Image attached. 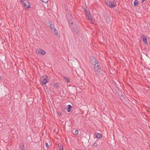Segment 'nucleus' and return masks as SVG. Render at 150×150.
<instances>
[{
	"mask_svg": "<svg viewBox=\"0 0 150 150\" xmlns=\"http://www.w3.org/2000/svg\"><path fill=\"white\" fill-rule=\"evenodd\" d=\"M42 2L45 3H47L48 2V0H41Z\"/></svg>",
	"mask_w": 150,
	"mask_h": 150,
	"instance_id": "obj_19",
	"label": "nucleus"
},
{
	"mask_svg": "<svg viewBox=\"0 0 150 150\" xmlns=\"http://www.w3.org/2000/svg\"><path fill=\"white\" fill-rule=\"evenodd\" d=\"M95 135L96 137L98 139H100L102 137V134L96 132L95 134Z\"/></svg>",
	"mask_w": 150,
	"mask_h": 150,
	"instance_id": "obj_10",
	"label": "nucleus"
},
{
	"mask_svg": "<svg viewBox=\"0 0 150 150\" xmlns=\"http://www.w3.org/2000/svg\"><path fill=\"white\" fill-rule=\"evenodd\" d=\"M88 17V19L90 21H91L93 20L91 18V17L90 16H87Z\"/></svg>",
	"mask_w": 150,
	"mask_h": 150,
	"instance_id": "obj_18",
	"label": "nucleus"
},
{
	"mask_svg": "<svg viewBox=\"0 0 150 150\" xmlns=\"http://www.w3.org/2000/svg\"><path fill=\"white\" fill-rule=\"evenodd\" d=\"M66 18H67L68 20L69 21L71 20L72 17L71 15H68L66 16Z\"/></svg>",
	"mask_w": 150,
	"mask_h": 150,
	"instance_id": "obj_14",
	"label": "nucleus"
},
{
	"mask_svg": "<svg viewBox=\"0 0 150 150\" xmlns=\"http://www.w3.org/2000/svg\"><path fill=\"white\" fill-rule=\"evenodd\" d=\"M48 78L47 76L46 75L42 76L41 78L40 84L43 86L48 81Z\"/></svg>",
	"mask_w": 150,
	"mask_h": 150,
	"instance_id": "obj_2",
	"label": "nucleus"
},
{
	"mask_svg": "<svg viewBox=\"0 0 150 150\" xmlns=\"http://www.w3.org/2000/svg\"><path fill=\"white\" fill-rule=\"evenodd\" d=\"M50 28H51V29L52 31H54V33L56 35H58V33L57 32V30L54 27V25L52 24H50Z\"/></svg>",
	"mask_w": 150,
	"mask_h": 150,
	"instance_id": "obj_5",
	"label": "nucleus"
},
{
	"mask_svg": "<svg viewBox=\"0 0 150 150\" xmlns=\"http://www.w3.org/2000/svg\"><path fill=\"white\" fill-rule=\"evenodd\" d=\"M105 3L110 8H113L116 6V5H115V4H114L113 1V4H112V1H110L108 0H106V1H105Z\"/></svg>",
	"mask_w": 150,
	"mask_h": 150,
	"instance_id": "obj_3",
	"label": "nucleus"
},
{
	"mask_svg": "<svg viewBox=\"0 0 150 150\" xmlns=\"http://www.w3.org/2000/svg\"><path fill=\"white\" fill-rule=\"evenodd\" d=\"M45 146L47 147V148H48L49 147V145L47 143H46L45 144Z\"/></svg>",
	"mask_w": 150,
	"mask_h": 150,
	"instance_id": "obj_21",
	"label": "nucleus"
},
{
	"mask_svg": "<svg viewBox=\"0 0 150 150\" xmlns=\"http://www.w3.org/2000/svg\"><path fill=\"white\" fill-rule=\"evenodd\" d=\"M93 146L94 147H96L98 146V144L96 143H95L93 144Z\"/></svg>",
	"mask_w": 150,
	"mask_h": 150,
	"instance_id": "obj_20",
	"label": "nucleus"
},
{
	"mask_svg": "<svg viewBox=\"0 0 150 150\" xmlns=\"http://www.w3.org/2000/svg\"><path fill=\"white\" fill-rule=\"evenodd\" d=\"M103 16L104 18L106 23H110V18L108 17L107 14H104L103 15Z\"/></svg>",
	"mask_w": 150,
	"mask_h": 150,
	"instance_id": "obj_8",
	"label": "nucleus"
},
{
	"mask_svg": "<svg viewBox=\"0 0 150 150\" xmlns=\"http://www.w3.org/2000/svg\"><path fill=\"white\" fill-rule=\"evenodd\" d=\"M23 6L24 7H26L27 8H29L30 7V4L27 0H25L24 2L23 3Z\"/></svg>",
	"mask_w": 150,
	"mask_h": 150,
	"instance_id": "obj_7",
	"label": "nucleus"
},
{
	"mask_svg": "<svg viewBox=\"0 0 150 150\" xmlns=\"http://www.w3.org/2000/svg\"><path fill=\"white\" fill-rule=\"evenodd\" d=\"M71 24L72 25L73 24V23L72 22H71Z\"/></svg>",
	"mask_w": 150,
	"mask_h": 150,
	"instance_id": "obj_26",
	"label": "nucleus"
},
{
	"mask_svg": "<svg viewBox=\"0 0 150 150\" xmlns=\"http://www.w3.org/2000/svg\"><path fill=\"white\" fill-rule=\"evenodd\" d=\"M36 52L37 53L42 55H44L46 53L42 49H37L36 50Z\"/></svg>",
	"mask_w": 150,
	"mask_h": 150,
	"instance_id": "obj_9",
	"label": "nucleus"
},
{
	"mask_svg": "<svg viewBox=\"0 0 150 150\" xmlns=\"http://www.w3.org/2000/svg\"><path fill=\"white\" fill-rule=\"evenodd\" d=\"M71 31L74 32L75 34H79V31L77 27L76 26H74L71 28Z\"/></svg>",
	"mask_w": 150,
	"mask_h": 150,
	"instance_id": "obj_4",
	"label": "nucleus"
},
{
	"mask_svg": "<svg viewBox=\"0 0 150 150\" xmlns=\"http://www.w3.org/2000/svg\"><path fill=\"white\" fill-rule=\"evenodd\" d=\"M60 147L62 148V150H64L63 148V146L62 145H60Z\"/></svg>",
	"mask_w": 150,
	"mask_h": 150,
	"instance_id": "obj_24",
	"label": "nucleus"
},
{
	"mask_svg": "<svg viewBox=\"0 0 150 150\" xmlns=\"http://www.w3.org/2000/svg\"><path fill=\"white\" fill-rule=\"evenodd\" d=\"M53 85L56 88H58L59 87L58 83H54L53 84Z\"/></svg>",
	"mask_w": 150,
	"mask_h": 150,
	"instance_id": "obj_16",
	"label": "nucleus"
},
{
	"mask_svg": "<svg viewBox=\"0 0 150 150\" xmlns=\"http://www.w3.org/2000/svg\"><path fill=\"white\" fill-rule=\"evenodd\" d=\"M68 108H67V112H69L71 111V109L72 108V106L70 105H67Z\"/></svg>",
	"mask_w": 150,
	"mask_h": 150,
	"instance_id": "obj_13",
	"label": "nucleus"
},
{
	"mask_svg": "<svg viewBox=\"0 0 150 150\" xmlns=\"http://www.w3.org/2000/svg\"><path fill=\"white\" fill-rule=\"evenodd\" d=\"M57 113L59 115H61L62 114L61 112H57Z\"/></svg>",
	"mask_w": 150,
	"mask_h": 150,
	"instance_id": "obj_23",
	"label": "nucleus"
},
{
	"mask_svg": "<svg viewBox=\"0 0 150 150\" xmlns=\"http://www.w3.org/2000/svg\"><path fill=\"white\" fill-rule=\"evenodd\" d=\"M70 27H71V26H72L71 25H70Z\"/></svg>",
	"mask_w": 150,
	"mask_h": 150,
	"instance_id": "obj_27",
	"label": "nucleus"
},
{
	"mask_svg": "<svg viewBox=\"0 0 150 150\" xmlns=\"http://www.w3.org/2000/svg\"><path fill=\"white\" fill-rule=\"evenodd\" d=\"M141 38L143 40V42L146 45L148 44L147 39L146 37L144 35H142L141 36Z\"/></svg>",
	"mask_w": 150,
	"mask_h": 150,
	"instance_id": "obj_6",
	"label": "nucleus"
},
{
	"mask_svg": "<svg viewBox=\"0 0 150 150\" xmlns=\"http://www.w3.org/2000/svg\"><path fill=\"white\" fill-rule=\"evenodd\" d=\"M138 1L137 0H135L134 2V6H135L138 4Z\"/></svg>",
	"mask_w": 150,
	"mask_h": 150,
	"instance_id": "obj_15",
	"label": "nucleus"
},
{
	"mask_svg": "<svg viewBox=\"0 0 150 150\" xmlns=\"http://www.w3.org/2000/svg\"><path fill=\"white\" fill-rule=\"evenodd\" d=\"M64 79L66 80L67 82L68 83H69L70 82V79L68 78H66L65 76L64 77Z\"/></svg>",
	"mask_w": 150,
	"mask_h": 150,
	"instance_id": "obj_17",
	"label": "nucleus"
},
{
	"mask_svg": "<svg viewBox=\"0 0 150 150\" xmlns=\"http://www.w3.org/2000/svg\"><path fill=\"white\" fill-rule=\"evenodd\" d=\"M85 13L86 16H89L91 15L90 13L88 11L85 10Z\"/></svg>",
	"mask_w": 150,
	"mask_h": 150,
	"instance_id": "obj_12",
	"label": "nucleus"
},
{
	"mask_svg": "<svg viewBox=\"0 0 150 150\" xmlns=\"http://www.w3.org/2000/svg\"><path fill=\"white\" fill-rule=\"evenodd\" d=\"M95 62L94 70L96 74L98 76L99 75L100 71V66L97 61L94 57L92 59Z\"/></svg>",
	"mask_w": 150,
	"mask_h": 150,
	"instance_id": "obj_1",
	"label": "nucleus"
},
{
	"mask_svg": "<svg viewBox=\"0 0 150 150\" xmlns=\"http://www.w3.org/2000/svg\"><path fill=\"white\" fill-rule=\"evenodd\" d=\"M145 1V0H142L141 3H143Z\"/></svg>",
	"mask_w": 150,
	"mask_h": 150,
	"instance_id": "obj_25",
	"label": "nucleus"
},
{
	"mask_svg": "<svg viewBox=\"0 0 150 150\" xmlns=\"http://www.w3.org/2000/svg\"><path fill=\"white\" fill-rule=\"evenodd\" d=\"M78 133V131L77 130H76L75 131V134H77Z\"/></svg>",
	"mask_w": 150,
	"mask_h": 150,
	"instance_id": "obj_22",
	"label": "nucleus"
},
{
	"mask_svg": "<svg viewBox=\"0 0 150 150\" xmlns=\"http://www.w3.org/2000/svg\"><path fill=\"white\" fill-rule=\"evenodd\" d=\"M19 147L20 149L21 150H25V149L24 147V144H22V145H20L19 146Z\"/></svg>",
	"mask_w": 150,
	"mask_h": 150,
	"instance_id": "obj_11",
	"label": "nucleus"
},
{
	"mask_svg": "<svg viewBox=\"0 0 150 150\" xmlns=\"http://www.w3.org/2000/svg\"><path fill=\"white\" fill-rule=\"evenodd\" d=\"M1 76H0V80H1Z\"/></svg>",
	"mask_w": 150,
	"mask_h": 150,
	"instance_id": "obj_28",
	"label": "nucleus"
}]
</instances>
